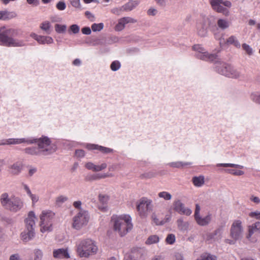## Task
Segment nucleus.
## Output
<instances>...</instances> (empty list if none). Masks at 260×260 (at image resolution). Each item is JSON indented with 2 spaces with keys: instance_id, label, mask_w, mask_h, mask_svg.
I'll return each mask as SVG.
<instances>
[{
  "instance_id": "obj_1",
  "label": "nucleus",
  "mask_w": 260,
  "mask_h": 260,
  "mask_svg": "<svg viewBox=\"0 0 260 260\" xmlns=\"http://www.w3.org/2000/svg\"><path fill=\"white\" fill-rule=\"evenodd\" d=\"M19 30L5 26L0 27V45L6 47H21L26 46V42L22 39L16 38Z\"/></svg>"
},
{
  "instance_id": "obj_2",
  "label": "nucleus",
  "mask_w": 260,
  "mask_h": 260,
  "mask_svg": "<svg viewBox=\"0 0 260 260\" xmlns=\"http://www.w3.org/2000/svg\"><path fill=\"white\" fill-rule=\"evenodd\" d=\"M75 249L80 258H88L96 254L98 247L96 242L90 238L80 239L76 242Z\"/></svg>"
},
{
  "instance_id": "obj_3",
  "label": "nucleus",
  "mask_w": 260,
  "mask_h": 260,
  "mask_svg": "<svg viewBox=\"0 0 260 260\" xmlns=\"http://www.w3.org/2000/svg\"><path fill=\"white\" fill-rule=\"evenodd\" d=\"M113 229L118 235L123 237L132 230L133 225L132 218L128 215H122L119 216H112Z\"/></svg>"
},
{
  "instance_id": "obj_4",
  "label": "nucleus",
  "mask_w": 260,
  "mask_h": 260,
  "mask_svg": "<svg viewBox=\"0 0 260 260\" xmlns=\"http://www.w3.org/2000/svg\"><path fill=\"white\" fill-rule=\"evenodd\" d=\"M214 68L218 73L226 77L238 79L243 76L242 71L241 68L218 60V59L214 63Z\"/></svg>"
},
{
  "instance_id": "obj_5",
  "label": "nucleus",
  "mask_w": 260,
  "mask_h": 260,
  "mask_svg": "<svg viewBox=\"0 0 260 260\" xmlns=\"http://www.w3.org/2000/svg\"><path fill=\"white\" fill-rule=\"evenodd\" d=\"M0 203L4 208L15 213L21 210L24 206L23 202L20 198L14 195L9 197L7 192L1 195Z\"/></svg>"
},
{
  "instance_id": "obj_6",
  "label": "nucleus",
  "mask_w": 260,
  "mask_h": 260,
  "mask_svg": "<svg viewBox=\"0 0 260 260\" xmlns=\"http://www.w3.org/2000/svg\"><path fill=\"white\" fill-rule=\"evenodd\" d=\"M42 154H51L56 151V145L47 136L42 135L40 138H36V143Z\"/></svg>"
},
{
  "instance_id": "obj_7",
  "label": "nucleus",
  "mask_w": 260,
  "mask_h": 260,
  "mask_svg": "<svg viewBox=\"0 0 260 260\" xmlns=\"http://www.w3.org/2000/svg\"><path fill=\"white\" fill-rule=\"evenodd\" d=\"M54 217L55 213L51 210H44L41 212L39 217L40 219V231L42 233L52 231Z\"/></svg>"
},
{
  "instance_id": "obj_8",
  "label": "nucleus",
  "mask_w": 260,
  "mask_h": 260,
  "mask_svg": "<svg viewBox=\"0 0 260 260\" xmlns=\"http://www.w3.org/2000/svg\"><path fill=\"white\" fill-rule=\"evenodd\" d=\"M192 49L194 51V56L198 59L214 63L218 59L216 54L209 52L201 45H194L192 47Z\"/></svg>"
},
{
  "instance_id": "obj_9",
  "label": "nucleus",
  "mask_w": 260,
  "mask_h": 260,
  "mask_svg": "<svg viewBox=\"0 0 260 260\" xmlns=\"http://www.w3.org/2000/svg\"><path fill=\"white\" fill-rule=\"evenodd\" d=\"M192 49L194 51V56L198 59L214 63L218 59L216 54L209 52L201 45H194L192 47Z\"/></svg>"
},
{
  "instance_id": "obj_10",
  "label": "nucleus",
  "mask_w": 260,
  "mask_h": 260,
  "mask_svg": "<svg viewBox=\"0 0 260 260\" xmlns=\"http://www.w3.org/2000/svg\"><path fill=\"white\" fill-rule=\"evenodd\" d=\"M153 208L152 200L146 197L141 198L137 203V210L142 218H146Z\"/></svg>"
},
{
  "instance_id": "obj_11",
  "label": "nucleus",
  "mask_w": 260,
  "mask_h": 260,
  "mask_svg": "<svg viewBox=\"0 0 260 260\" xmlns=\"http://www.w3.org/2000/svg\"><path fill=\"white\" fill-rule=\"evenodd\" d=\"M89 220L88 212L86 210H81L73 217L72 227L79 230L87 224Z\"/></svg>"
},
{
  "instance_id": "obj_12",
  "label": "nucleus",
  "mask_w": 260,
  "mask_h": 260,
  "mask_svg": "<svg viewBox=\"0 0 260 260\" xmlns=\"http://www.w3.org/2000/svg\"><path fill=\"white\" fill-rule=\"evenodd\" d=\"M210 4L212 8L218 13H222L225 16L229 15L228 8L232 6L230 1L223 0H210Z\"/></svg>"
},
{
  "instance_id": "obj_13",
  "label": "nucleus",
  "mask_w": 260,
  "mask_h": 260,
  "mask_svg": "<svg viewBox=\"0 0 260 260\" xmlns=\"http://www.w3.org/2000/svg\"><path fill=\"white\" fill-rule=\"evenodd\" d=\"M244 230L242 222L240 220H236L233 222L231 230L230 236L235 240L242 239L243 236Z\"/></svg>"
},
{
  "instance_id": "obj_14",
  "label": "nucleus",
  "mask_w": 260,
  "mask_h": 260,
  "mask_svg": "<svg viewBox=\"0 0 260 260\" xmlns=\"http://www.w3.org/2000/svg\"><path fill=\"white\" fill-rule=\"evenodd\" d=\"M85 148L89 151L98 150L104 155L113 154L115 150L111 148L106 147L98 144L85 143L82 144Z\"/></svg>"
},
{
  "instance_id": "obj_15",
  "label": "nucleus",
  "mask_w": 260,
  "mask_h": 260,
  "mask_svg": "<svg viewBox=\"0 0 260 260\" xmlns=\"http://www.w3.org/2000/svg\"><path fill=\"white\" fill-rule=\"evenodd\" d=\"M173 206L174 210L180 214L189 216L192 213L191 210L186 207L180 200L175 201L173 203Z\"/></svg>"
},
{
  "instance_id": "obj_16",
  "label": "nucleus",
  "mask_w": 260,
  "mask_h": 260,
  "mask_svg": "<svg viewBox=\"0 0 260 260\" xmlns=\"http://www.w3.org/2000/svg\"><path fill=\"white\" fill-rule=\"evenodd\" d=\"M30 36L37 41L39 44L50 45L54 42L53 39L50 36L38 35L34 32L31 33Z\"/></svg>"
},
{
  "instance_id": "obj_17",
  "label": "nucleus",
  "mask_w": 260,
  "mask_h": 260,
  "mask_svg": "<svg viewBox=\"0 0 260 260\" xmlns=\"http://www.w3.org/2000/svg\"><path fill=\"white\" fill-rule=\"evenodd\" d=\"M53 256L55 259H68L70 255L68 248H58L53 249Z\"/></svg>"
},
{
  "instance_id": "obj_18",
  "label": "nucleus",
  "mask_w": 260,
  "mask_h": 260,
  "mask_svg": "<svg viewBox=\"0 0 260 260\" xmlns=\"http://www.w3.org/2000/svg\"><path fill=\"white\" fill-rule=\"evenodd\" d=\"M37 217L33 211H29L25 219V228L35 230Z\"/></svg>"
},
{
  "instance_id": "obj_19",
  "label": "nucleus",
  "mask_w": 260,
  "mask_h": 260,
  "mask_svg": "<svg viewBox=\"0 0 260 260\" xmlns=\"http://www.w3.org/2000/svg\"><path fill=\"white\" fill-rule=\"evenodd\" d=\"M136 21L131 17H125L118 20V23L115 26V30L117 31L123 30L126 24L128 23H135Z\"/></svg>"
},
{
  "instance_id": "obj_20",
  "label": "nucleus",
  "mask_w": 260,
  "mask_h": 260,
  "mask_svg": "<svg viewBox=\"0 0 260 260\" xmlns=\"http://www.w3.org/2000/svg\"><path fill=\"white\" fill-rule=\"evenodd\" d=\"M114 175L112 173H104V174H89L86 176L85 180L87 181H93L95 180L104 179L107 177H112Z\"/></svg>"
},
{
  "instance_id": "obj_21",
  "label": "nucleus",
  "mask_w": 260,
  "mask_h": 260,
  "mask_svg": "<svg viewBox=\"0 0 260 260\" xmlns=\"http://www.w3.org/2000/svg\"><path fill=\"white\" fill-rule=\"evenodd\" d=\"M10 170V173L13 175H18L22 171L23 169V164L21 161H16L9 167Z\"/></svg>"
},
{
  "instance_id": "obj_22",
  "label": "nucleus",
  "mask_w": 260,
  "mask_h": 260,
  "mask_svg": "<svg viewBox=\"0 0 260 260\" xmlns=\"http://www.w3.org/2000/svg\"><path fill=\"white\" fill-rule=\"evenodd\" d=\"M35 230L31 229H26L21 233V239L25 242L31 240L35 237Z\"/></svg>"
},
{
  "instance_id": "obj_23",
  "label": "nucleus",
  "mask_w": 260,
  "mask_h": 260,
  "mask_svg": "<svg viewBox=\"0 0 260 260\" xmlns=\"http://www.w3.org/2000/svg\"><path fill=\"white\" fill-rule=\"evenodd\" d=\"M197 31L198 35L201 37L207 36L208 34L207 25L205 22H200L197 24Z\"/></svg>"
},
{
  "instance_id": "obj_24",
  "label": "nucleus",
  "mask_w": 260,
  "mask_h": 260,
  "mask_svg": "<svg viewBox=\"0 0 260 260\" xmlns=\"http://www.w3.org/2000/svg\"><path fill=\"white\" fill-rule=\"evenodd\" d=\"M212 215L209 213L205 217L199 215L194 218L197 223L201 226H205L208 224L211 220Z\"/></svg>"
},
{
  "instance_id": "obj_25",
  "label": "nucleus",
  "mask_w": 260,
  "mask_h": 260,
  "mask_svg": "<svg viewBox=\"0 0 260 260\" xmlns=\"http://www.w3.org/2000/svg\"><path fill=\"white\" fill-rule=\"evenodd\" d=\"M248 233L246 236L247 238L250 240L252 235L255 232H260V222L257 221L254 223L248 226Z\"/></svg>"
},
{
  "instance_id": "obj_26",
  "label": "nucleus",
  "mask_w": 260,
  "mask_h": 260,
  "mask_svg": "<svg viewBox=\"0 0 260 260\" xmlns=\"http://www.w3.org/2000/svg\"><path fill=\"white\" fill-rule=\"evenodd\" d=\"M17 13L15 12L2 11H0V20L11 19L17 17Z\"/></svg>"
},
{
  "instance_id": "obj_27",
  "label": "nucleus",
  "mask_w": 260,
  "mask_h": 260,
  "mask_svg": "<svg viewBox=\"0 0 260 260\" xmlns=\"http://www.w3.org/2000/svg\"><path fill=\"white\" fill-rule=\"evenodd\" d=\"M25 153L31 155H39L42 154L38 147H28L24 149Z\"/></svg>"
},
{
  "instance_id": "obj_28",
  "label": "nucleus",
  "mask_w": 260,
  "mask_h": 260,
  "mask_svg": "<svg viewBox=\"0 0 260 260\" xmlns=\"http://www.w3.org/2000/svg\"><path fill=\"white\" fill-rule=\"evenodd\" d=\"M177 224L178 229L181 231H186L188 229V222L184 221L182 218H179L177 220Z\"/></svg>"
},
{
  "instance_id": "obj_29",
  "label": "nucleus",
  "mask_w": 260,
  "mask_h": 260,
  "mask_svg": "<svg viewBox=\"0 0 260 260\" xmlns=\"http://www.w3.org/2000/svg\"><path fill=\"white\" fill-rule=\"evenodd\" d=\"M226 43L228 45H233L237 48L241 47V44L237 38L235 36H231L226 40Z\"/></svg>"
},
{
  "instance_id": "obj_30",
  "label": "nucleus",
  "mask_w": 260,
  "mask_h": 260,
  "mask_svg": "<svg viewBox=\"0 0 260 260\" xmlns=\"http://www.w3.org/2000/svg\"><path fill=\"white\" fill-rule=\"evenodd\" d=\"M217 24L219 28L222 30L228 28L231 24V23L226 19H219L217 21Z\"/></svg>"
},
{
  "instance_id": "obj_31",
  "label": "nucleus",
  "mask_w": 260,
  "mask_h": 260,
  "mask_svg": "<svg viewBox=\"0 0 260 260\" xmlns=\"http://www.w3.org/2000/svg\"><path fill=\"white\" fill-rule=\"evenodd\" d=\"M191 162H185L182 161L172 162L168 164V165L172 168H182L185 166L191 165Z\"/></svg>"
},
{
  "instance_id": "obj_32",
  "label": "nucleus",
  "mask_w": 260,
  "mask_h": 260,
  "mask_svg": "<svg viewBox=\"0 0 260 260\" xmlns=\"http://www.w3.org/2000/svg\"><path fill=\"white\" fill-rule=\"evenodd\" d=\"M159 241V238L157 235H152L149 236L145 241L146 245H152L156 244Z\"/></svg>"
},
{
  "instance_id": "obj_33",
  "label": "nucleus",
  "mask_w": 260,
  "mask_h": 260,
  "mask_svg": "<svg viewBox=\"0 0 260 260\" xmlns=\"http://www.w3.org/2000/svg\"><path fill=\"white\" fill-rule=\"evenodd\" d=\"M51 23L48 21H45L41 23L40 27V28L45 31L47 34H50L51 33Z\"/></svg>"
},
{
  "instance_id": "obj_34",
  "label": "nucleus",
  "mask_w": 260,
  "mask_h": 260,
  "mask_svg": "<svg viewBox=\"0 0 260 260\" xmlns=\"http://www.w3.org/2000/svg\"><path fill=\"white\" fill-rule=\"evenodd\" d=\"M216 167H225V168L231 167V168H235L237 169H243L244 168L243 166H242L240 165H238V164H232V163H218L216 165Z\"/></svg>"
},
{
  "instance_id": "obj_35",
  "label": "nucleus",
  "mask_w": 260,
  "mask_h": 260,
  "mask_svg": "<svg viewBox=\"0 0 260 260\" xmlns=\"http://www.w3.org/2000/svg\"><path fill=\"white\" fill-rule=\"evenodd\" d=\"M20 139V143L25 145H31L36 143V137H29Z\"/></svg>"
},
{
  "instance_id": "obj_36",
  "label": "nucleus",
  "mask_w": 260,
  "mask_h": 260,
  "mask_svg": "<svg viewBox=\"0 0 260 260\" xmlns=\"http://www.w3.org/2000/svg\"><path fill=\"white\" fill-rule=\"evenodd\" d=\"M250 99L254 103L260 105V92H251L250 94Z\"/></svg>"
},
{
  "instance_id": "obj_37",
  "label": "nucleus",
  "mask_w": 260,
  "mask_h": 260,
  "mask_svg": "<svg viewBox=\"0 0 260 260\" xmlns=\"http://www.w3.org/2000/svg\"><path fill=\"white\" fill-rule=\"evenodd\" d=\"M192 182L194 186L197 187H201L204 183V177L203 176L194 177L192 178Z\"/></svg>"
},
{
  "instance_id": "obj_38",
  "label": "nucleus",
  "mask_w": 260,
  "mask_h": 260,
  "mask_svg": "<svg viewBox=\"0 0 260 260\" xmlns=\"http://www.w3.org/2000/svg\"><path fill=\"white\" fill-rule=\"evenodd\" d=\"M209 239H213L214 241H218L221 238V233L220 230H216L214 233L208 236Z\"/></svg>"
},
{
  "instance_id": "obj_39",
  "label": "nucleus",
  "mask_w": 260,
  "mask_h": 260,
  "mask_svg": "<svg viewBox=\"0 0 260 260\" xmlns=\"http://www.w3.org/2000/svg\"><path fill=\"white\" fill-rule=\"evenodd\" d=\"M224 171L225 172L228 174H230L235 176H241L244 174V172L243 171L233 169H227L224 170Z\"/></svg>"
},
{
  "instance_id": "obj_40",
  "label": "nucleus",
  "mask_w": 260,
  "mask_h": 260,
  "mask_svg": "<svg viewBox=\"0 0 260 260\" xmlns=\"http://www.w3.org/2000/svg\"><path fill=\"white\" fill-rule=\"evenodd\" d=\"M66 25H61L59 24H56L55 25V30L58 34L64 33L67 30Z\"/></svg>"
},
{
  "instance_id": "obj_41",
  "label": "nucleus",
  "mask_w": 260,
  "mask_h": 260,
  "mask_svg": "<svg viewBox=\"0 0 260 260\" xmlns=\"http://www.w3.org/2000/svg\"><path fill=\"white\" fill-rule=\"evenodd\" d=\"M158 196L160 198H163L164 200L169 201L172 199V195L167 191H161L158 193Z\"/></svg>"
},
{
  "instance_id": "obj_42",
  "label": "nucleus",
  "mask_w": 260,
  "mask_h": 260,
  "mask_svg": "<svg viewBox=\"0 0 260 260\" xmlns=\"http://www.w3.org/2000/svg\"><path fill=\"white\" fill-rule=\"evenodd\" d=\"M151 219L154 223L157 225H162L165 223V221L160 220L157 217L155 213H153L151 216Z\"/></svg>"
},
{
  "instance_id": "obj_43",
  "label": "nucleus",
  "mask_w": 260,
  "mask_h": 260,
  "mask_svg": "<svg viewBox=\"0 0 260 260\" xmlns=\"http://www.w3.org/2000/svg\"><path fill=\"white\" fill-rule=\"evenodd\" d=\"M121 67V63L118 60H114L112 62L110 65V69L113 71H118Z\"/></svg>"
},
{
  "instance_id": "obj_44",
  "label": "nucleus",
  "mask_w": 260,
  "mask_h": 260,
  "mask_svg": "<svg viewBox=\"0 0 260 260\" xmlns=\"http://www.w3.org/2000/svg\"><path fill=\"white\" fill-rule=\"evenodd\" d=\"M200 260H217V257L216 256L214 255H212L209 253H205L203 254L201 258H199Z\"/></svg>"
},
{
  "instance_id": "obj_45",
  "label": "nucleus",
  "mask_w": 260,
  "mask_h": 260,
  "mask_svg": "<svg viewBox=\"0 0 260 260\" xmlns=\"http://www.w3.org/2000/svg\"><path fill=\"white\" fill-rule=\"evenodd\" d=\"M104 24L103 23H93L91 25V29L93 31H100L103 29Z\"/></svg>"
},
{
  "instance_id": "obj_46",
  "label": "nucleus",
  "mask_w": 260,
  "mask_h": 260,
  "mask_svg": "<svg viewBox=\"0 0 260 260\" xmlns=\"http://www.w3.org/2000/svg\"><path fill=\"white\" fill-rule=\"evenodd\" d=\"M176 240V237L174 234H169L166 239V242L167 244H173L175 243Z\"/></svg>"
},
{
  "instance_id": "obj_47",
  "label": "nucleus",
  "mask_w": 260,
  "mask_h": 260,
  "mask_svg": "<svg viewBox=\"0 0 260 260\" xmlns=\"http://www.w3.org/2000/svg\"><path fill=\"white\" fill-rule=\"evenodd\" d=\"M242 48L243 50L249 55L252 54L253 53V49L248 44L246 43H244L242 45Z\"/></svg>"
},
{
  "instance_id": "obj_48",
  "label": "nucleus",
  "mask_w": 260,
  "mask_h": 260,
  "mask_svg": "<svg viewBox=\"0 0 260 260\" xmlns=\"http://www.w3.org/2000/svg\"><path fill=\"white\" fill-rule=\"evenodd\" d=\"M99 200L103 204H106L109 201V197L106 194H100L99 195Z\"/></svg>"
},
{
  "instance_id": "obj_49",
  "label": "nucleus",
  "mask_w": 260,
  "mask_h": 260,
  "mask_svg": "<svg viewBox=\"0 0 260 260\" xmlns=\"http://www.w3.org/2000/svg\"><path fill=\"white\" fill-rule=\"evenodd\" d=\"M107 167V165L105 162H103L100 165H95V172H100L105 170Z\"/></svg>"
},
{
  "instance_id": "obj_50",
  "label": "nucleus",
  "mask_w": 260,
  "mask_h": 260,
  "mask_svg": "<svg viewBox=\"0 0 260 260\" xmlns=\"http://www.w3.org/2000/svg\"><path fill=\"white\" fill-rule=\"evenodd\" d=\"M80 27L77 24H73L70 26V28L69 29V32H72L74 34H76L79 32Z\"/></svg>"
},
{
  "instance_id": "obj_51",
  "label": "nucleus",
  "mask_w": 260,
  "mask_h": 260,
  "mask_svg": "<svg viewBox=\"0 0 260 260\" xmlns=\"http://www.w3.org/2000/svg\"><path fill=\"white\" fill-rule=\"evenodd\" d=\"M156 174L155 173L152 172V171H149L147 172H146L141 175V178L142 179L144 178H151L155 176Z\"/></svg>"
},
{
  "instance_id": "obj_52",
  "label": "nucleus",
  "mask_w": 260,
  "mask_h": 260,
  "mask_svg": "<svg viewBox=\"0 0 260 260\" xmlns=\"http://www.w3.org/2000/svg\"><path fill=\"white\" fill-rule=\"evenodd\" d=\"M86 169L88 170H91L93 172L95 171V164L91 161H88L84 165Z\"/></svg>"
},
{
  "instance_id": "obj_53",
  "label": "nucleus",
  "mask_w": 260,
  "mask_h": 260,
  "mask_svg": "<svg viewBox=\"0 0 260 260\" xmlns=\"http://www.w3.org/2000/svg\"><path fill=\"white\" fill-rule=\"evenodd\" d=\"M127 9L124 7L120 8H114L111 10V12L114 14L119 15L123 10H126Z\"/></svg>"
},
{
  "instance_id": "obj_54",
  "label": "nucleus",
  "mask_w": 260,
  "mask_h": 260,
  "mask_svg": "<svg viewBox=\"0 0 260 260\" xmlns=\"http://www.w3.org/2000/svg\"><path fill=\"white\" fill-rule=\"evenodd\" d=\"M71 5L74 8L81 9V5L80 0H70Z\"/></svg>"
},
{
  "instance_id": "obj_55",
  "label": "nucleus",
  "mask_w": 260,
  "mask_h": 260,
  "mask_svg": "<svg viewBox=\"0 0 260 260\" xmlns=\"http://www.w3.org/2000/svg\"><path fill=\"white\" fill-rule=\"evenodd\" d=\"M249 216L251 218H254L256 219L260 220V211H255L251 212L249 213Z\"/></svg>"
},
{
  "instance_id": "obj_56",
  "label": "nucleus",
  "mask_w": 260,
  "mask_h": 260,
  "mask_svg": "<svg viewBox=\"0 0 260 260\" xmlns=\"http://www.w3.org/2000/svg\"><path fill=\"white\" fill-rule=\"evenodd\" d=\"M75 154L78 158H83L85 155V152L82 149H77L75 151Z\"/></svg>"
},
{
  "instance_id": "obj_57",
  "label": "nucleus",
  "mask_w": 260,
  "mask_h": 260,
  "mask_svg": "<svg viewBox=\"0 0 260 260\" xmlns=\"http://www.w3.org/2000/svg\"><path fill=\"white\" fill-rule=\"evenodd\" d=\"M9 145H17L20 144L19 138H10L8 139V141Z\"/></svg>"
},
{
  "instance_id": "obj_58",
  "label": "nucleus",
  "mask_w": 260,
  "mask_h": 260,
  "mask_svg": "<svg viewBox=\"0 0 260 260\" xmlns=\"http://www.w3.org/2000/svg\"><path fill=\"white\" fill-rule=\"evenodd\" d=\"M56 8L58 10H64L66 8V3L63 1H59L56 4Z\"/></svg>"
},
{
  "instance_id": "obj_59",
  "label": "nucleus",
  "mask_w": 260,
  "mask_h": 260,
  "mask_svg": "<svg viewBox=\"0 0 260 260\" xmlns=\"http://www.w3.org/2000/svg\"><path fill=\"white\" fill-rule=\"evenodd\" d=\"M68 198L64 196H60L56 198V202L57 203H63L68 200Z\"/></svg>"
},
{
  "instance_id": "obj_60",
  "label": "nucleus",
  "mask_w": 260,
  "mask_h": 260,
  "mask_svg": "<svg viewBox=\"0 0 260 260\" xmlns=\"http://www.w3.org/2000/svg\"><path fill=\"white\" fill-rule=\"evenodd\" d=\"M29 197L31 199L32 201V204H35L39 201V196L35 194H30Z\"/></svg>"
},
{
  "instance_id": "obj_61",
  "label": "nucleus",
  "mask_w": 260,
  "mask_h": 260,
  "mask_svg": "<svg viewBox=\"0 0 260 260\" xmlns=\"http://www.w3.org/2000/svg\"><path fill=\"white\" fill-rule=\"evenodd\" d=\"M73 206L76 209H79V211L83 210L81 209L82 202L80 201H75L73 203Z\"/></svg>"
},
{
  "instance_id": "obj_62",
  "label": "nucleus",
  "mask_w": 260,
  "mask_h": 260,
  "mask_svg": "<svg viewBox=\"0 0 260 260\" xmlns=\"http://www.w3.org/2000/svg\"><path fill=\"white\" fill-rule=\"evenodd\" d=\"M81 31L84 35H90L91 32V29L89 27H84L82 28Z\"/></svg>"
},
{
  "instance_id": "obj_63",
  "label": "nucleus",
  "mask_w": 260,
  "mask_h": 260,
  "mask_svg": "<svg viewBox=\"0 0 260 260\" xmlns=\"http://www.w3.org/2000/svg\"><path fill=\"white\" fill-rule=\"evenodd\" d=\"M157 10L156 9H154V8H150L147 11V14L149 15H151V16H154L157 13Z\"/></svg>"
},
{
  "instance_id": "obj_64",
  "label": "nucleus",
  "mask_w": 260,
  "mask_h": 260,
  "mask_svg": "<svg viewBox=\"0 0 260 260\" xmlns=\"http://www.w3.org/2000/svg\"><path fill=\"white\" fill-rule=\"evenodd\" d=\"M250 201L254 202L255 204H259L260 203V199L257 197L251 196L250 198Z\"/></svg>"
}]
</instances>
